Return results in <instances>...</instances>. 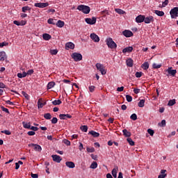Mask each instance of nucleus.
<instances>
[{"label":"nucleus","mask_w":178,"mask_h":178,"mask_svg":"<svg viewBox=\"0 0 178 178\" xmlns=\"http://www.w3.org/2000/svg\"><path fill=\"white\" fill-rule=\"evenodd\" d=\"M106 45L108 47V48H111V49H116L118 48V44L113 41V39L111 38H108L106 40Z\"/></svg>","instance_id":"obj_1"},{"label":"nucleus","mask_w":178,"mask_h":178,"mask_svg":"<svg viewBox=\"0 0 178 178\" xmlns=\"http://www.w3.org/2000/svg\"><path fill=\"white\" fill-rule=\"evenodd\" d=\"M77 10H80V12H82L85 15H88V13H90V8L88 6L79 5L77 7Z\"/></svg>","instance_id":"obj_2"},{"label":"nucleus","mask_w":178,"mask_h":178,"mask_svg":"<svg viewBox=\"0 0 178 178\" xmlns=\"http://www.w3.org/2000/svg\"><path fill=\"white\" fill-rule=\"evenodd\" d=\"M74 62H80L83 59V55L80 53L74 52L71 55Z\"/></svg>","instance_id":"obj_3"},{"label":"nucleus","mask_w":178,"mask_h":178,"mask_svg":"<svg viewBox=\"0 0 178 178\" xmlns=\"http://www.w3.org/2000/svg\"><path fill=\"white\" fill-rule=\"evenodd\" d=\"M96 68L99 72H101L102 75L106 74V70H105V67L104 66V65L101 63H96Z\"/></svg>","instance_id":"obj_4"},{"label":"nucleus","mask_w":178,"mask_h":178,"mask_svg":"<svg viewBox=\"0 0 178 178\" xmlns=\"http://www.w3.org/2000/svg\"><path fill=\"white\" fill-rule=\"evenodd\" d=\"M170 15L172 19H175L178 16V7H175L170 11Z\"/></svg>","instance_id":"obj_5"},{"label":"nucleus","mask_w":178,"mask_h":178,"mask_svg":"<svg viewBox=\"0 0 178 178\" xmlns=\"http://www.w3.org/2000/svg\"><path fill=\"white\" fill-rule=\"evenodd\" d=\"M85 22L88 24H95L97 23V17H92V18H86Z\"/></svg>","instance_id":"obj_6"},{"label":"nucleus","mask_w":178,"mask_h":178,"mask_svg":"<svg viewBox=\"0 0 178 178\" xmlns=\"http://www.w3.org/2000/svg\"><path fill=\"white\" fill-rule=\"evenodd\" d=\"M34 6H35V8H47V7L49 6V3H48V2H46V3H35L34 4Z\"/></svg>","instance_id":"obj_7"},{"label":"nucleus","mask_w":178,"mask_h":178,"mask_svg":"<svg viewBox=\"0 0 178 178\" xmlns=\"http://www.w3.org/2000/svg\"><path fill=\"white\" fill-rule=\"evenodd\" d=\"M144 22L145 24H149V23H154V17L152 15L145 17Z\"/></svg>","instance_id":"obj_8"},{"label":"nucleus","mask_w":178,"mask_h":178,"mask_svg":"<svg viewBox=\"0 0 178 178\" xmlns=\"http://www.w3.org/2000/svg\"><path fill=\"white\" fill-rule=\"evenodd\" d=\"M51 158L54 162H56L57 163H60V162L62 161V157H60V156L59 155L54 154L51 156Z\"/></svg>","instance_id":"obj_9"},{"label":"nucleus","mask_w":178,"mask_h":178,"mask_svg":"<svg viewBox=\"0 0 178 178\" xmlns=\"http://www.w3.org/2000/svg\"><path fill=\"white\" fill-rule=\"evenodd\" d=\"M29 147H34L35 151H38V152H41V151H42V148L40 146V145L31 143L29 145Z\"/></svg>","instance_id":"obj_10"},{"label":"nucleus","mask_w":178,"mask_h":178,"mask_svg":"<svg viewBox=\"0 0 178 178\" xmlns=\"http://www.w3.org/2000/svg\"><path fill=\"white\" fill-rule=\"evenodd\" d=\"M145 20V15H140L136 17V23H143Z\"/></svg>","instance_id":"obj_11"},{"label":"nucleus","mask_w":178,"mask_h":178,"mask_svg":"<svg viewBox=\"0 0 178 178\" xmlns=\"http://www.w3.org/2000/svg\"><path fill=\"white\" fill-rule=\"evenodd\" d=\"M122 34L123 35H124V37H127V38L133 37L134 35L133 32H131V31H129V30H125L122 31Z\"/></svg>","instance_id":"obj_12"},{"label":"nucleus","mask_w":178,"mask_h":178,"mask_svg":"<svg viewBox=\"0 0 178 178\" xmlns=\"http://www.w3.org/2000/svg\"><path fill=\"white\" fill-rule=\"evenodd\" d=\"M59 118L61 120H67V119H72V115L70 114H60Z\"/></svg>","instance_id":"obj_13"},{"label":"nucleus","mask_w":178,"mask_h":178,"mask_svg":"<svg viewBox=\"0 0 178 178\" xmlns=\"http://www.w3.org/2000/svg\"><path fill=\"white\" fill-rule=\"evenodd\" d=\"M65 49L69 51V49H74V44L72 42H68L65 44Z\"/></svg>","instance_id":"obj_14"},{"label":"nucleus","mask_w":178,"mask_h":178,"mask_svg":"<svg viewBox=\"0 0 178 178\" xmlns=\"http://www.w3.org/2000/svg\"><path fill=\"white\" fill-rule=\"evenodd\" d=\"M90 38L94 41V42H99V37L95 33H91Z\"/></svg>","instance_id":"obj_15"},{"label":"nucleus","mask_w":178,"mask_h":178,"mask_svg":"<svg viewBox=\"0 0 178 178\" xmlns=\"http://www.w3.org/2000/svg\"><path fill=\"white\" fill-rule=\"evenodd\" d=\"M167 72L168 74H170L172 77H175L176 76V73H177V70H172V67H168L167 70Z\"/></svg>","instance_id":"obj_16"},{"label":"nucleus","mask_w":178,"mask_h":178,"mask_svg":"<svg viewBox=\"0 0 178 178\" xmlns=\"http://www.w3.org/2000/svg\"><path fill=\"white\" fill-rule=\"evenodd\" d=\"M65 165L67 168H70V169H74V168L76 166L72 161H67L65 162Z\"/></svg>","instance_id":"obj_17"},{"label":"nucleus","mask_w":178,"mask_h":178,"mask_svg":"<svg viewBox=\"0 0 178 178\" xmlns=\"http://www.w3.org/2000/svg\"><path fill=\"white\" fill-rule=\"evenodd\" d=\"M132 51H133V47H127L123 49L122 50L123 54H127V52L128 54H130V52H132Z\"/></svg>","instance_id":"obj_18"},{"label":"nucleus","mask_w":178,"mask_h":178,"mask_svg":"<svg viewBox=\"0 0 178 178\" xmlns=\"http://www.w3.org/2000/svg\"><path fill=\"white\" fill-rule=\"evenodd\" d=\"M161 174L158 176V178H165L168 176V174H166V170H161Z\"/></svg>","instance_id":"obj_19"},{"label":"nucleus","mask_w":178,"mask_h":178,"mask_svg":"<svg viewBox=\"0 0 178 178\" xmlns=\"http://www.w3.org/2000/svg\"><path fill=\"white\" fill-rule=\"evenodd\" d=\"M45 105V103H42V99H39L38 101V109L43 108Z\"/></svg>","instance_id":"obj_20"},{"label":"nucleus","mask_w":178,"mask_h":178,"mask_svg":"<svg viewBox=\"0 0 178 178\" xmlns=\"http://www.w3.org/2000/svg\"><path fill=\"white\" fill-rule=\"evenodd\" d=\"M56 26L57 27H59L60 29H62V27H63V26H65V22H63L62 20H58L57 22V23H56Z\"/></svg>","instance_id":"obj_21"},{"label":"nucleus","mask_w":178,"mask_h":178,"mask_svg":"<svg viewBox=\"0 0 178 178\" xmlns=\"http://www.w3.org/2000/svg\"><path fill=\"white\" fill-rule=\"evenodd\" d=\"M126 63L127 66H128L129 67H133L134 60L131 58H129L127 60Z\"/></svg>","instance_id":"obj_22"},{"label":"nucleus","mask_w":178,"mask_h":178,"mask_svg":"<svg viewBox=\"0 0 178 178\" xmlns=\"http://www.w3.org/2000/svg\"><path fill=\"white\" fill-rule=\"evenodd\" d=\"M22 124L24 129H28L29 130H30V128L31 127V123L23 122Z\"/></svg>","instance_id":"obj_23"},{"label":"nucleus","mask_w":178,"mask_h":178,"mask_svg":"<svg viewBox=\"0 0 178 178\" xmlns=\"http://www.w3.org/2000/svg\"><path fill=\"white\" fill-rule=\"evenodd\" d=\"M154 13H155V15H157V16H160V17L165 16V13L163 11L155 10L154 11Z\"/></svg>","instance_id":"obj_24"},{"label":"nucleus","mask_w":178,"mask_h":178,"mask_svg":"<svg viewBox=\"0 0 178 178\" xmlns=\"http://www.w3.org/2000/svg\"><path fill=\"white\" fill-rule=\"evenodd\" d=\"M122 133L125 137H131V133L130 131H127V129H123Z\"/></svg>","instance_id":"obj_25"},{"label":"nucleus","mask_w":178,"mask_h":178,"mask_svg":"<svg viewBox=\"0 0 178 178\" xmlns=\"http://www.w3.org/2000/svg\"><path fill=\"white\" fill-rule=\"evenodd\" d=\"M42 38L43 40H45V41H49V39L51 38V36L48 33H44L42 35Z\"/></svg>","instance_id":"obj_26"},{"label":"nucleus","mask_w":178,"mask_h":178,"mask_svg":"<svg viewBox=\"0 0 178 178\" xmlns=\"http://www.w3.org/2000/svg\"><path fill=\"white\" fill-rule=\"evenodd\" d=\"M145 106V100L140 99V102L138 103V106H139V108H144Z\"/></svg>","instance_id":"obj_27"},{"label":"nucleus","mask_w":178,"mask_h":178,"mask_svg":"<svg viewBox=\"0 0 178 178\" xmlns=\"http://www.w3.org/2000/svg\"><path fill=\"white\" fill-rule=\"evenodd\" d=\"M118 167H115V168L113 169L111 173L112 175L113 176L114 178L118 177Z\"/></svg>","instance_id":"obj_28"},{"label":"nucleus","mask_w":178,"mask_h":178,"mask_svg":"<svg viewBox=\"0 0 178 178\" xmlns=\"http://www.w3.org/2000/svg\"><path fill=\"white\" fill-rule=\"evenodd\" d=\"M55 85L56 83L54 81L49 82L47 84V90H51V88H54V87H55Z\"/></svg>","instance_id":"obj_29"},{"label":"nucleus","mask_w":178,"mask_h":178,"mask_svg":"<svg viewBox=\"0 0 178 178\" xmlns=\"http://www.w3.org/2000/svg\"><path fill=\"white\" fill-rule=\"evenodd\" d=\"M17 76L19 79H23L24 77H26L27 76V72H23L22 74L18 73Z\"/></svg>","instance_id":"obj_30"},{"label":"nucleus","mask_w":178,"mask_h":178,"mask_svg":"<svg viewBox=\"0 0 178 178\" xmlns=\"http://www.w3.org/2000/svg\"><path fill=\"white\" fill-rule=\"evenodd\" d=\"M89 134H90L93 137H99V133L95 132V131H89Z\"/></svg>","instance_id":"obj_31"},{"label":"nucleus","mask_w":178,"mask_h":178,"mask_svg":"<svg viewBox=\"0 0 178 178\" xmlns=\"http://www.w3.org/2000/svg\"><path fill=\"white\" fill-rule=\"evenodd\" d=\"M90 168V169H97V168H98V163H97V161H93Z\"/></svg>","instance_id":"obj_32"},{"label":"nucleus","mask_w":178,"mask_h":178,"mask_svg":"<svg viewBox=\"0 0 178 178\" xmlns=\"http://www.w3.org/2000/svg\"><path fill=\"white\" fill-rule=\"evenodd\" d=\"M44 119H47V120H50V119H52V115L51 113H47L44 114Z\"/></svg>","instance_id":"obj_33"},{"label":"nucleus","mask_w":178,"mask_h":178,"mask_svg":"<svg viewBox=\"0 0 178 178\" xmlns=\"http://www.w3.org/2000/svg\"><path fill=\"white\" fill-rule=\"evenodd\" d=\"M142 67H143L144 70H148V69L149 67V64L148 63V62H145L142 65Z\"/></svg>","instance_id":"obj_34"},{"label":"nucleus","mask_w":178,"mask_h":178,"mask_svg":"<svg viewBox=\"0 0 178 178\" xmlns=\"http://www.w3.org/2000/svg\"><path fill=\"white\" fill-rule=\"evenodd\" d=\"M115 11L118 13L119 15H124V13H126V12H124V10L120 9V8H115Z\"/></svg>","instance_id":"obj_35"},{"label":"nucleus","mask_w":178,"mask_h":178,"mask_svg":"<svg viewBox=\"0 0 178 178\" xmlns=\"http://www.w3.org/2000/svg\"><path fill=\"white\" fill-rule=\"evenodd\" d=\"M176 104V99H171L168 102V106H173Z\"/></svg>","instance_id":"obj_36"},{"label":"nucleus","mask_w":178,"mask_h":178,"mask_svg":"<svg viewBox=\"0 0 178 178\" xmlns=\"http://www.w3.org/2000/svg\"><path fill=\"white\" fill-rule=\"evenodd\" d=\"M81 130L84 133H87V131L88 130V127H87V125H83L81 127Z\"/></svg>","instance_id":"obj_37"},{"label":"nucleus","mask_w":178,"mask_h":178,"mask_svg":"<svg viewBox=\"0 0 178 178\" xmlns=\"http://www.w3.org/2000/svg\"><path fill=\"white\" fill-rule=\"evenodd\" d=\"M159 126L161 127H165V126H166V120H162L161 122L159 123Z\"/></svg>","instance_id":"obj_38"},{"label":"nucleus","mask_w":178,"mask_h":178,"mask_svg":"<svg viewBox=\"0 0 178 178\" xmlns=\"http://www.w3.org/2000/svg\"><path fill=\"white\" fill-rule=\"evenodd\" d=\"M53 105H60V104H62V101H60V99L58 100H54L52 102Z\"/></svg>","instance_id":"obj_39"},{"label":"nucleus","mask_w":178,"mask_h":178,"mask_svg":"<svg viewBox=\"0 0 178 178\" xmlns=\"http://www.w3.org/2000/svg\"><path fill=\"white\" fill-rule=\"evenodd\" d=\"M127 141L129 143V145L133 146L135 144L134 142L133 141V139H131V138H128L127 139Z\"/></svg>","instance_id":"obj_40"},{"label":"nucleus","mask_w":178,"mask_h":178,"mask_svg":"<svg viewBox=\"0 0 178 178\" xmlns=\"http://www.w3.org/2000/svg\"><path fill=\"white\" fill-rule=\"evenodd\" d=\"M126 99H127V102H131V101H133V97L129 95H127Z\"/></svg>","instance_id":"obj_41"},{"label":"nucleus","mask_w":178,"mask_h":178,"mask_svg":"<svg viewBox=\"0 0 178 178\" xmlns=\"http://www.w3.org/2000/svg\"><path fill=\"white\" fill-rule=\"evenodd\" d=\"M162 65L161 64H156V63H154L152 65L153 69H160V67H161Z\"/></svg>","instance_id":"obj_42"},{"label":"nucleus","mask_w":178,"mask_h":178,"mask_svg":"<svg viewBox=\"0 0 178 178\" xmlns=\"http://www.w3.org/2000/svg\"><path fill=\"white\" fill-rule=\"evenodd\" d=\"M22 95L26 98V99H30V96L26 92H22Z\"/></svg>","instance_id":"obj_43"},{"label":"nucleus","mask_w":178,"mask_h":178,"mask_svg":"<svg viewBox=\"0 0 178 178\" xmlns=\"http://www.w3.org/2000/svg\"><path fill=\"white\" fill-rule=\"evenodd\" d=\"M1 133H3V134H6V136H10V134H12V132H10V131L9 130L1 131Z\"/></svg>","instance_id":"obj_44"},{"label":"nucleus","mask_w":178,"mask_h":178,"mask_svg":"<svg viewBox=\"0 0 178 178\" xmlns=\"http://www.w3.org/2000/svg\"><path fill=\"white\" fill-rule=\"evenodd\" d=\"M26 10H31V8L29 6L22 7V12L26 13Z\"/></svg>","instance_id":"obj_45"},{"label":"nucleus","mask_w":178,"mask_h":178,"mask_svg":"<svg viewBox=\"0 0 178 178\" xmlns=\"http://www.w3.org/2000/svg\"><path fill=\"white\" fill-rule=\"evenodd\" d=\"M47 23H48L49 24H53V25H55V24H56L55 22L54 21V19H52V18L49 19L47 20Z\"/></svg>","instance_id":"obj_46"},{"label":"nucleus","mask_w":178,"mask_h":178,"mask_svg":"<svg viewBox=\"0 0 178 178\" xmlns=\"http://www.w3.org/2000/svg\"><path fill=\"white\" fill-rule=\"evenodd\" d=\"M136 77H137V79H140V77H141V76H143V72H137L135 74Z\"/></svg>","instance_id":"obj_47"},{"label":"nucleus","mask_w":178,"mask_h":178,"mask_svg":"<svg viewBox=\"0 0 178 178\" xmlns=\"http://www.w3.org/2000/svg\"><path fill=\"white\" fill-rule=\"evenodd\" d=\"M7 45H9V43L6 42H0V48H3V47H7Z\"/></svg>","instance_id":"obj_48"},{"label":"nucleus","mask_w":178,"mask_h":178,"mask_svg":"<svg viewBox=\"0 0 178 178\" xmlns=\"http://www.w3.org/2000/svg\"><path fill=\"white\" fill-rule=\"evenodd\" d=\"M130 118L132 120H137V114L136 113H133Z\"/></svg>","instance_id":"obj_49"},{"label":"nucleus","mask_w":178,"mask_h":178,"mask_svg":"<svg viewBox=\"0 0 178 178\" xmlns=\"http://www.w3.org/2000/svg\"><path fill=\"white\" fill-rule=\"evenodd\" d=\"M1 109L3 111V112H6V113H9V110L5 108L3 106H1Z\"/></svg>","instance_id":"obj_50"},{"label":"nucleus","mask_w":178,"mask_h":178,"mask_svg":"<svg viewBox=\"0 0 178 178\" xmlns=\"http://www.w3.org/2000/svg\"><path fill=\"white\" fill-rule=\"evenodd\" d=\"M52 124H56L58 123V118L54 117L51 120Z\"/></svg>","instance_id":"obj_51"},{"label":"nucleus","mask_w":178,"mask_h":178,"mask_svg":"<svg viewBox=\"0 0 178 178\" xmlns=\"http://www.w3.org/2000/svg\"><path fill=\"white\" fill-rule=\"evenodd\" d=\"M86 149L88 152H95V149H94V147H87Z\"/></svg>","instance_id":"obj_52"},{"label":"nucleus","mask_w":178,"mask_h":178,"mask_svg":"<svg viewBox=\"0 0 178 178\" xmlns=\"http://www.w3.org/2000/svg\"><path fill=\"white\" fill-rule=\"evenodd\" d=\"M63 143H64V144H65V145H70V140H67V139H64L63 140Z\"/></svg>","instance_id":"obj_53"},{"label":"nucleus","mask_w":178,"mask_h":178,"mask_svg":"<svg viewBox=\"0 0 178 178\" xmlns=\"http://www.w3.org/2000/svg\"><path fill=\"white\" fill-rule=\"evenodd\" d=\"M95 90V86H89V91L90 92H94Z\"/></svg>","instance_id":"obj_54"},{"label":"nucleus","mask_w":178,"mask_h":178,"mask_svg":"<svg viewBox=\"0 0 178 178\" xmlns=\"http://www.w3.org/2000/svg\"><path fill=\"white\" fill-rule=\"evenodd\" d=\"M147 133H149V136H154V134L155 133L154 131V130H152V129H147Z\"/></svg>","instance_id":"obj_55"},{"label":"nucleus","mask_w":178,"mask_h":178,"mask_svg":"<svg viewBox=\"0 0 178 178\" xmlns=\"http://www.w3.org/2000/svg\"><path fill=\"white\" fill-rule=\"evenodd\" d=\"M50 54L51 55H56V54H58V50L57 49H53L50 51Z\"/></svg>","instance_id":"obj_56"},{"label":"nucleus","mask_w":178,"mask_h":178,"mask_svg":"<svg viewBox=\"0 0 178 178\" xmlns=\"http://www.w3.org/2000/svg\"><path fill=\"white\" fill-rule=\"evenodd\" d=\"M29 130H33L32 131H38V127H31V128H29Z\"/></svg>","instance_id":"obj_57"},{"label":"nucleus","mask_w":178,"mask_h":178,"mask_svg":"<svg viewBox=\"0 0 178 178\" xmlns=\"http://www.w3.org/2000/svg\"><path fill=\"white\" fill-rule=\"evenodd\" d=\"M27 134L28 136H35V132L34 131H29Z\"/></svg>","instance_id":"obj_58"},{"label":"nucleus","mask_w":178,"mask_h":178,"mask_svg":"<svg viewBox=\"0 0 178 178\" xmlns=\"http://www.w3.org/2000/svg\"><path fill=\"white\" fill-rule=\"evenodd\" d=\"M33 73H34V70H29L26 72V75L28 74L29 76H31V74H33Z\"/></svg>","instance_id":"obj_59"},{"label":"nucleus","mask_w":178,"mask_h":178,"mask_svg":"<svg viewBox=\"0 0 178 178\" xmlns=\"http://www.w3.org/2000/svg\"><path fill=\"white\" fill-rule=\"evenodd\" d=\"M168 3H169V0H165V1L163 2V8H165V6H168Z\"/></svg>","instance_id":"obj_60"},{"label":"nucleus","mask_w":178,"mask_h":178,"mask_svg":"<svg viewBox=\"0 0 178 178\" xmlns=\"http://www.w3.org/2000/svg\"><path fill=\"white\" fill-rule=\"evenodd\" d=\"M123 90H124V87H123V86L118 87L117 88V91H118L119 92H122V91H123Z\"/></svg>","instance_id":"obj_61"},{"label":"nucleus","mask_w":178,"mask_h":178,"mask_svg":"<svg viewBox=\"0 0 178 178\" xmlns=\"http://www.w3.org/2000/svg\"><path fill=\"white\" fill-rule=\"evenodd\" d=\"M31 176L32 178H38V174H33L31 172Z\"/></svg>","instance_id":"obj_62"},{"label":"nucleus","mask_w":178,"mask_h":178,"mask_svg":"<svg viewBox=\"0 0 178 178\" xmlns=\"http://www.w3.org/2000/svg\"><path fill=\"white\" fill-rule=\"evenodd\" d=\"M140 90L138 88H134V94H138L140 92Z\"/></svg>","instance_id":"obj_63"},{"label":"nucleus","mask_w":178,"mask_h":178,"mask_svg":"<svg viewBox=\"0 0 178 178\" xmlns=\"http://www.w3.org/2000/svg\"><path fill=\"white\" fill-rule=\"evenodd\" d=\"M13 24H15L16 26H20V22L17 20L13 21Z\"/></svg>","instance_id":"obj_64"}]
</instances>
